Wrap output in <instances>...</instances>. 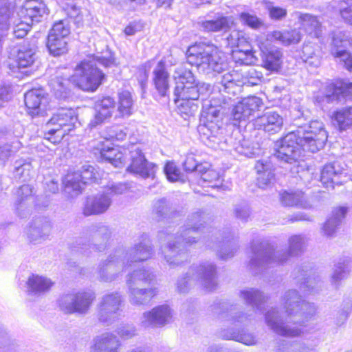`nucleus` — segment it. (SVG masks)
<instances>
[{
  "instance_id": "55",
  "label": "nucleus",
  "mask_w": 352,
  "mask_h": 352,
  "mask_svg": "<svg viewBox=\"0 0 352 352\" xmlns=\"http://www.w3.org/2000/svg\"><path fill=\"white\" fill-rule=\"evenodd\" d=\"M232 56L236 63L241 65H252L254 64L256 61V57L250 50H233Z\"/></svg>"
},
{
  "instance_id": "39",
  "label": "nucleus",
  "mask_w": 352,
  "mask_h": 352,
  "mask_svg": "<svg viewBox=\"0 0 352 352\" xmlns=\"http://www.w3.org/2000/svg\"><path fill=\"white\" fill-rule=\"evenodd\" d=\"M351 259L342 258L336 263L332 274L331 276V282L337 285L342 280L346 279L351 271Z\"/></svg>"
},
{
  "instance_id": "38",
  "label": "nucleus",
  "mask_w": 352,
  "mask_h": 352,
  "mask_svg": "<svg viewBox=\"0 0 352 352\" xmlns=\"http://www.w3.org/2000/svg\"><path fill=\"white\" fill-rule=\"evenodd\" d=\"M239 296L247 304L258 311L263 309V305L265 302L264 294L259 290L253 288L241 290Z\"/></svg>"
},
{
  "instance_id": "12",
  "label": "nucleus",
  "mask_w": 352,
  "mask_h": 352,
  "mask_svg": "<svg viewBox=\"0 0 352 352\" xmlns=\"http://www.w3.org/2000/svg\"><path fill=\"white\" fill-rule=\"evenodd\" d=\"M36 41L32 38L25 41L17 47L13 48L9 56L8 66L12 72L17 69L31 67L36 59Z\"/></svg>"
},
{
  "instance_id": "29",
  "label": "nucleus",
  "mask_w": 352,
  "mask_h": 352,
  "mask_svg": "<svg viewBox=\"0 0 352 352\" xmlns=\"http://www.w3.org/2000/svg\"><path fill=\"white\" fill-rule=\"evenodd\" d=\"M238 77V73L234 70L222 76L221 80L218 82L219 85V86H218L219 93L217 96H212L210 99L213 97H221L220 96L221 95L223 98H226L228 100V102L226 104H228L231 98L223 96L221 92L223 91L228 94H234L238 90H239L240 85L236 82Z\"/></svg>"
},
{
  "instance_id": "20",
  "label": "nucleus",
  "mask_w": 352,
  "mask_h": 352,
  "mask_svg": "<svg viewBox=\"0 0 352 352\" xmlns=\"http://www.w3.org/2000/svg\"><path fill=\"white\" fill-rule=\"evenodd\" d=\"M51 230V222L45 217H38L34 219L26 229L27 238L32 243H40L48 237Z\"/></svg>"
},
{
  "instance_id": "4",
  "label": "nucleus",
  "mask_w": 352,
  "mask_h": 352,
  "mask_svg": "<svg viewBox=\"0 0 352 352\" xmlns=\"http://www.w3.org/2000/svg\"><path fill=\"white\" fill-rule=\"evenodd\" d=\"M153 254V248L149 239L145 238L135 245L130 251L129 255L123 248H118L111 252L106 260L98 265L97 278L103 282H111L123 271L131 262L144 261Z\"/></svg>"
},
{
  "instance_id": "27",
  "label": "nucleus",
  "mask_w": 352,
  "mask_h": 352,
  "mask_svg": "<svg viewBox=\"0 0 352 352\" xmlns=\"http://www.w3.org/2000/svg\"><path fill=\"white\" fill-rule=\"evenodd\" d=\"M294 276L296 280V283L298 285L303 295L314 294L320 287V282L317 281L315 278L309 276L307 271L300 268L296 269L294 272Z\"/></svg>"
},
{
  "instance_id": "41",
  "label": "nucleus",
  "mask_w": 352,
  "mask_h": 352,
  "mask_svg": "<svg viewBox=\"0 0 352 352\" xmlns=\"http://www.w3.org/2000/svg\"><path fill=\"white\" fill-rule=\"evenodd\" d=\"M95 230L94 235V248L96 251L102 252L107 247V241L111 236L109 227L102 224H98L92 228Z\"/></svg>"
},
{
  "instance_id": "49",
  "label": "nucleus",
  "mask_w": 352,
  "mask_h": 352,
  "mask_svg": "<svg viewBox=\"0 0 352 352\" xmlns=\"http://www.w3.org/2000/svg\"><path fill=\"white\" fill-rule=\"evenodd\" d=\"M173 77L175 80V87L195 82L194 75L189 69L186 68L185 65H180L176 67Z\"/></svg>"
},
{
  "instance_id": "63",
  "label": "nucleus",
  "mask_w": 352,
  "mask_h": 352,
  "mask_svg": "<svg viewBox=\"0 0 352 352\" xmlns=\"http://www.w3.org/2000/svg\"><path fill=\"white\" fill-rule=\"evenodd\" d=\"M107 138L112 140H123L127 135V129L122 126H112L107 129Z\"/></svg>"
},
{
  "instance_id": "46",
  "label": "nucleus",
  "mask_w": 352,
  "mask_h": 352,
  "mask_svg": "<svg viewBox=\"0 0 352 352\" xmlns=\"http://www.w3.org/2000/svg\"><path fill=\"white\" fill-rule=\"evenodd\" d=\"M331 36L330 50L335 49L341 50V47L352 45V35L348 31L336 30L331 33Z\"/></svg>"
},
{
  "instance_id": "10",
  "label": "nucleus",
  "mask_w": 352,
  "mask_h": 352,
  "mask_svg": "<svg viewBox=\"0 0 352 352\" xmlns=\"http://www.w3.org/2000/svg\"><path fill=\"white\" fill-rule=\"evenodd\" d=\"M96 296L91 290H82L76 293L61 296L58 300V307L65 314H85L89 309Z\"/></svg>"
},
{
  "instance_id": "7",
  "label": "nucleus",
  "mask_w": 352,
  "mask_h": 352,
  "mask_svg": "<svg viewBox=\"0 0 352 352\" xmlns=\"http://www.w3.org/2000/svg\"><path fill=\"white\" fill-rule=\"evenodd\" d=\"M156 281V275L151 269H138L126 277L129 302L134 306L148 304L158 293L157 288L149 287Z\"/></svg>"
},
{
  "instance_id": "15",
  "label": "nucleus",
  "mask_w": 352,
  "mask_h": 352,
  "mask_svg": "<svg viewBox=\"0 0 352 352\" xmlns=\"http://www.w3.org/2000/svg\"><path fill=\"white\" fill-rule=\"evenodd\" d=\"M130 155L131 164L127 170L139 175L142 178H153L156 166L145 158L140 145L131 144L129 147L128 155Z\"/></svg>"
},
{
  "instance_id": "36",
  "label": "nucleus",
  "mask_w": 352,
  "mask_h": 352,
  "mask_svg": "<svg viewBox=\"0 0 352 352\" xmlns=\"http://www.w3.org/2000/svg\"><path fill=\"white\" fill-rule=\"evenodd\" d=\"M233 25V20L230 17L221 16L215 19L206 20L200 22V27L207 32H226Z\"/></svg>"
},
{
  "instance_id": "25",
  "label": "nucleus",
  "mask_w": 352,
  "mask_h": 352,
  "mask_svg": "<svg viewBox=\"0 0 352 352\" xmlns=\"http://www.w3.org/2000/svg\"><path fill=\"white\" fill-rule=\"evenodd\" d=\"M114 108L115 102L111 97H104L98 100L95 104L96 113L90 125L96 126L109 119L112 116Z\"/></svg>"
},
{
  "instance_id": "33",
  "label": "nucleus",
  "mask_w": 352,
  "mask_h": 352,
  "mask_svg": "<svg viewBox=\"0 0 352 352\" xmlns=\"http://www.w3.org/2000/svg\"><path fill=\"white\" fill-rule=\"evenodd\" d=\"M267 40L278 41L285 45L298 43L302 39V34L298 30H290L284 32L274 31L267 34Z\"/></svg>"
},
{
  "instance_id": "5",
  "label": "nucleus",
  "mask_w": 352,
  "mask_h": 352,
  "mask_svg": "<svg viewBox=\"0 0 352 352\" xmlns=\"http://www.w3.org/2000/svg\"><path fill=\"white\" fill-rule=\"evenodd\" d=\"M307 240L301 235H294L289 239L288 252L274 250L267 244L261 243L259 247H253V256L249 267L255 274L267 268L274 267L285 262L289 256H296L303 251Z\"/></svg>"
},
{
  "instance_id": "45",
  "label": "nucleus",
  "mask_w": 352,
  "mask_h": 352,
  "mask_svg": "<svg viewBox=\"0 0 352 352\" xmlns=\"http://www.w3.org/2000/svg\"><path fill=\"white\" fill-rule=\"evenodd\" d=\"M331 94H327L325 100L327 102L341 100L342 98H352V82H342L332 89Z\"/></svg>"
},
{
  "instance_id": "56",
  "label": "nucleus",
  "mask_w": 352,
  "mask_h": 352,
  "mask_svg": "<svg viewBox=\"0 0 352 352\" xmlns=\"http://www.w3.org/2000/svg\"><path fill=\"white\" fill-rule=\"evenodd\" d=\"M240 102L245 108L246 111H250V115L253 116L256 111H259L263 107L262 100L256 96H249L242 99Z\"/></svg>"
},
{
  "instance_id": "50",
  "label": "nucleus",
  "mask_w": 352,
  "mask_h": 352,
  "mask_svg": "<svg viewBox=\"0 0 352 352\" xmlns=\"http://www.w3.org/2000/svg\"><path fill=\"white\" fill-rule=\"evenodd\" d=\"M47 46L50 54L55 56H60L67 52V39L55 38L54 36L48 37Z\"/></svg>"
},
{
  "instance_id": "1",
  "label": "nucleus",
  "mask_w": 352,
  "mask_h": 352,
  "mask_svg": "<svg viewBox=\"0 0 352 352\" xmlns=\"http://www.w3.org/2000/svg\"><path fill=\"white\" fill-rule=\"evenodd\" d=\"M284 312H280L276 308L269 309L265 314L267 327L278 335L294 338L303 333L301 327L289 325L292 321L303 326L314 314V307L302 299V296L296 289L286 291L281 299Z\"/></svg>"
},
{
  "instance_id": "18",
  "label": "nucleus",
  "mask_w": 352,
  "mask_h": 352,
  "mask_svg": "<svg viewBox=\"0 0 352 352\" xmlns=\"http://www.w3.org/2000/svg\"><path fill=\"white\" fill-rule=\"evenodd\" d=\"M272 41L260 40L258 46L262 54V60L265 68L270 71H278L283 63L282 52L271 45Z\"/></svg>"
},
{
  "instance_id": "60",
  "label": "nucleus",
  "mask_w": 352,
  "mask_h": 352,
  "mask_svg": "<svg viewBox=\"0 0 352 352\" xmlns=\"http://www.w3.org/2000/svg\"><path fill=\"white\" fill-rule=\"evenodd\" d=\"M16 200L35 202L33 194V188L28 184H24L19 187L16 192Z\"/></svg>"
},
{
  "instance_id": "61",
  "label": "nucleus",
  "mask_w": 352,
  "mask_h": 352,
  "mask_svg": "<svg viewBox=\"0 0 352 352\" xmlns=\"http://www.w3.org/2000/svg\"><path fill=\"white\" fill-rule=\"evenodd\" d=\"M339 8L340 14L344 22L352 25V0H341Z\"/></svg>"
},
{
  "instance_id": "31",
  "label": "nucleus",
  "mask_w": 352,
  "mask_h": 352,
  "mask_svg": "<svg viewBox=\"0 0 352 352\" xmlns=\"http://www.w3.org/2000/svg\"><path fill=\"white\" fill-rule=\"evenodd\" d=\"M77 117L74 110L62 109L51 118V123L56 122L59 126H62L63 131L68 134L74 128Z\"/></svg>"
},
{
  "instance_id": "47",
  "label": "nucleus",
  "mask_w": 352,
  "mask_h": 352,
  "mask_svg": "<svg viewBox=\"0 0 352 352\" xmlns=\"http://www.w3.org/2000/svg\"><path fill=\"white\" fill-rule=\"evenodd\" d=\"M220 318L230 322L236 327L246 326L252 320L251 315L242 311L234 312L232 308L228 313L221 314Z\"/></svg>"
},
{
  "instance_id": "24",
  "label": "nucleus",
  "mask_w": 352,
  "mask_h": 352,
  "mask_svg": "<svg viewBox=\"0 0 352 352\" xmlns=\"http://www.w3.org/2000/svg\"><path fill=\"white\" fill-rule=\"evenodd\" d=\"M54 283L49 278L43 276L32 274L27 281L28 295L39 297L50 291Z\"/></svg>"
},
{
  "instance_id": "53",
  "label": "nucleus",
  "mask_w": 352,
  "mask_h": 352,
  "mask_svg": "<svg viewBox=\"0 0 352 352\" xmlns=\"http://www.w3.org/2000/svg\"><path fill=\"white\" fill-rule=\"evenodd\" d=\"M3 5L0 7V35L3 36L9 28L11 12L9 8L8 0H0Z\"/></svg>"
},
{
  "instance_id": "3",
  "label": "nucleus",
  "mask_w": 352,
  "mask_h": 352,
  "mask_svg": "<svg viewBox=\"0 0 352 352\" xmlns=\"http://www.w3.org/2000/svg\"><path fill=\"white\" fill-rule=\"evenodd\" d=\"M204 219L205 217L200 212L192 213L188 217L187 224L179 234H160V240L167 241L162 246L161 252L170 267L178 266L187 261L188 255L183 243L191 245L197 242V235L204 225Z\"/></svg>"
},
{
  "instance_id": "22",
  "label": "nucleus",
  "mask_w": 352,
  "mask_h": 352,
  "mask_svg": "<svg viewBox=\"0 0 352 352\" xmlns=\"http://www.w3.org/2000/svg\"><path fill=\"white\" fill-rule=\"evenodd\" d=\"M254 125L259 129H263L270 134H274L282 129L283 118L274 111H268L256 118L254 120Z\"/></svg>"
},
{
  "instance_id": "9",
  "label": "nucleus",
  "mask_w": 352,
  "mask_h": 352,
  "mask_svg": "<svg viewBox=\"0 0 352 352\" xmlns=\"http://www.w3.org/2000/svg\"><path fill=\"white\" fill-rule=\"evenodd\" d=\"M196 283L208 292L216 289L218 282L215 265L207 261L192 265L186 274L177 280V290L179 293H186Z\"/></svg>"
},
{
  "instance_id": "17",
  "label": "nucleus",
  "mask_w": 352,
  "mask_h": 352,
  "mask_svg": "<svg viewBox=\"0 0 352 352\" xmlns=\"http://www.w3.org/2000/svg\"><path fill=\"white\" fill-rule=\"evenodd\" d=\"M292 16L307 35L316 38H320L322 36L323 27L319 16L298 11L294 12Z\"/></svg>"
},
{
  "instance_id": "32",
  "label": "nucleus",
  "mask_w": 352,
  "mask_h": 352,
  "mask_svg": "<svg viewBox=\"0 0 352 352\" xmlns=\"http://www.w3.org/2000/svg\"><path fill=\"white\" fill-rule=\"evenodd\" d=\"M120 342L112 333H104L95 340L92 352H118Z\"/></svg>"
},
{
  "instance_id": "43",
  "label": "nucleus",
  "mask_w": 352,
  "mask_h": 352,
  "mask_svg": "<svg viewBox=\"0 0 352 352\" xmlns=\"http://www.w3.org/2000/svg\"><path fill=\"white\" fill-rule=\"evenodd\" d=\"M134 100L131 92L122 91L118 94V112L121 117H129L133 112Z\"/></svg>"
},
{
  "instance_id": "2",
  "label": "nucleus",
  "mask_w": 352,
  "mask_h": 352,
  "mask_svg": "<svg viewBox=\"0 0 352 352\" xmlns=\"http://www.w3.org/2000/svg\"><path fill=\"white\" fill-rule=\"evenodd\" d=\"M113 63L111 58L100 56H88L78 64L75 69V74L71 78L56 77L50 80V86L54 95L59 98L67 97L70 82L80 89L87 91H94L102 84L104 74L98 68L101 65L109 67Z\"/></svg>"
},
{
  "instance_id": "6",
  "label": "nucleus",
  "mask_w": 352,
  "mask_h": 352,
  "mask_svg": "<svg viewBox=\"0 0 352 352\" xmlns=\"http://www.w3.org/2000/svg\"><path fill=\"white\" fill-rule=\"evenodd\" d=\"M187 61L205 74L221 73L228 68L224 53L212 44L199 43L190 47Z\"/></svg>"
},
{
  "instance_id": "19",
  "label": "nucleus",
  "mask_w": 352,
  "mask_h": 352,
  "mask_svg": "<svg viewBox=\"0 0 352 352\" xmlns=\"http://www.w3.org/2000/svg\"><path fill=\"white\" fill-rule=\"evenodd\" d=\"M112 203L111 196L109 193H98L87 198L83 214L85 216L99 215L106 212Z\"/></svg>"
},
{
  "instance_id": "26",
  "label": "nucleus",
  "mask_w": 352,
  "mask_h": 352,
  "mask_svg": "<svg viewBox=\"0 0 352 352\" xmlns=\"http://www.w3.org/2000/svg\"><path fill=\"white\" fill-rule=\"evenodd\" d=\"M24 98L29 114L32 116L43 114V107L47 102V98L43 89L30 90L25 94Z\"/></svg>"
},
{
  "instance_id": "40",
  "label": "nucleus",
  "mask_w": 352,
  "mask_h": 352,
  "mask_svg": "<svg viewBox=\"0 0 352 352\" xmlns=\"http://www.w3.org/2000/svg\"><path fill=\"white\" fill-rule=\"evenodd\" d=\"M301 58L310 66L317 67L321 63V50L316 45L305 44L302 47Z\"/></svg>"
},
{
  "instance_id": "35",
  "label": "nucleus",
  "mask_w": 352,
  "mask_h": 352,
  "mask_svg": "<svg viewBox=\"0 0 352 352\" xmlns=\"http://www.w3.org/2000/svg\"><path fill=\"white\" fill-rule=\"evenodd\" d=\"M342 173V171L337 164L335 163L327 164L321 170L320 181L327 188H333L334 184H341L338 179Z\"/></svg>"
},
{
  "instance_id": "16",
  "label": "nucleus",
  "mask_w": 352,
  "mask_h": 352,
  "mask_svg": "<svg viewBox=\"0 0 352 352\" xmlns=\"http://www.w3.org/2000/svg\"><path fill=\"white\" fill-rule=\"evenodd\" d=\"M173 318V311L168 305H157L142 314L140 324L145 329L162 327L171 322Z\"/></svg>"
},
{
  "instance_id": "59",
  "label": "nucleus",
  "mask_w": 352,
  "mask_h": 352,
  "mask_svg": "<svg viewBox=\"0 0 352 352\" xmlns=\"http://www.w3.org/2000/svg\"><path fill=\"white\" fill-rule=\"evenodd\" d=\"M226 338L233 339V340L241 342L248 346L255 345L256 344V339L252 333H239V334L232 333L229 335H224Z\"/></svg>"
},
{
  "instance_id": "52",
  "label": "nucleus",
  "mask_w": 352,
  "mask_h": 352,
  "mask_svg": "<svg viewBox=\"0 0 352 352\" xmlns=\"http://www.w3.org/2000/svg\"><path fill=\"white\" fill-rule=\"evenodd\" d=\"M331 54L336 62L349 71L352 69V54L344 50L335 49L331 50Z\"/></svg>"
},
{
  "instance_id": "58",
  "label": "nucleus",
  "mask_w": 352,
  "mask_h": 352,
  "mask_svg": "<svg viewBox=\"0 0 352 352\" xmlns=\"http://www.w3.org/2000/svg\"><path fill=\"white\" fill-rule=\"evenodd\" d=\"M34 204L35 202L15 200L16 214L21 219L29 217L32 214Z\"/></svg>"
},
{
  "instance_id": "44",
  "label": "nucleus",
  "mask_w": 352,
  "mask_h": 352,
  "mask_svg": "<svg viewBox=\"0 0 352 352\" xmlns=\"http://www.w3.org/2000/svg\"><path fill=\"white\" fill-rule=\"evenodd\" d=\"M333 124L340 131L352 127V106L342 108L333 113Z\"/></svg>"
},
{
  "instance_id": "54",
  "label": "nucleus",
  "mask_w": 352,
  "mask_h": 352,
  "mask_svg": "<svg viewBox=\"0 0 352 352\" xmlns=\"http://www.w3.org/2000/svg\"><path fill=\"white\" fill-rule=\"evenodd\" d=\"M14 177L23 182L28 181L32 173V166L30 162L18 161L15 163Z\"/></svg>"
},
{
  "instance_id": "64",
  "label": "nucleus",
  "mask_w": 352,
  "mask_h": 352,
  "mask_svg": "<svg viewBox=\"0 0 352 352\" xmlns=\"http://www.w3.org/2000/svg\"><path fill=\"white\" fill-rule=\"evenodd\" d=\"M240 19L244 23L253 29H258L263 25V23L261 19L250 13L242 12L240 14Z\"/></svg>"
},
{
  "instance_id": "13",
  "label": "nucleus",
  "mask_w": 352,
  "mask_h": 352,
  "mask_svg": "<svg viewBox=\"0 0 352 352\" xmlns=\"http://www.w3.org/2000/svg\"><path fill=\"white\" fill-rule=\"evenodd\" d=\"M300 133L302 140L303 148L307 152L316 153L322 148L327 140V134L324 128V124L318 120L310 122L306 129L300 128L296 130Z\"/></svg>"
},
{
  "instance_id": "14",
  "label": "nucleus",
  "mask_w": 352,
  "mask_h": 352,
  "mask_svg": "<svg viewBox=\"0 0 352 352\" xmlns=\"http://www.w3.org/2000/svg\"><path fill=\"white\" fill-rule=\"evenodd\" d=\"M122 302V296L118 292L104 294L98 305V320L107 324L114 322L120 316Z\"/></svg>"
},
{
  "instance_id": "8",
  "label": "nucleus",
  "mask_w": 352,
  "mask_h": 352,
  "mask_svg": "<svg viewBox=\"0 0 352 352\" xmlns=\"http://www.w3.org/2000/svg\"><path fill=\"white\" fill-rule=\"evenodd\" d=\"M220 96L204 101L200 123L197 126L201 141L210 146L218 143L221 109L222 104L228 102L226 98H223L221 95Z\"/></svg>"
},
{
  "instance_id": "37",
  "label": "nucleus",
  "mask_w": 352,
  "mask_h": 352,
  "mask_svg": "<svg viewBox=\"0 0 352 352\" xmlns=\"http://www.w3.org/2000/svg\"><path fill=\"white\" fill-rule=\"evenodd\" d=\"M65 192L74 197L82 192L84 183L78 172L68 173L63 179Z\"/></svg>"
},
{
  "instance_id": "48",
  "label": "nucleus",
  "mask_w": 352,
  "mask_h": 352,
  "mask_svg": "<svg viewBox=\"0 0 352 352\" xmlns=\"http://www.w3.org/2000/svg\"><path fill=\"white\" fill-rule=\"evenodd\" d=\"M45 127V138L54 144L59 143L67 135L63 131L62 126H59L56 122L51 123V119L46 123Z\"/></svg>"
},
{
  "instance_id": "28",
  "label": "nucleus",
  "mask_w": 352,
  "mask_h": 352,
  "mask_svg": "<svg viewBox=\"0 0 352 352\" xmlns=\"http://www.w3.org/2000/svg\"><path fill=\"white\" fill-rule=\"evenodd\" d=\"M280 204L287 207L309 208L311 205L301 190H284L279 193Z\"/></svg>"
},
{
  "instance_id": "23",
  "label": "nucleus",
  "mask_w": 352,
  "mask_h": 352,
  "mask_svg": "<svg viewBox=\"0 0 352 352\" xmlns=\"http://www.w3.org/2000/svg\"><path fill=\"white\" fill-rule=\"evenodd\" d=\"M128 151L129 148L98 145L95 148V153H99L101 158L109 161L115 167L120 168L125 164Z\"/></svg>"
},
{
  "instance_id": "62",
  "label": "nucleus",
  "mask_w": 352,
  "mask_h": 352,
  "mask_svg": "<svg viewBox=\"0 0 352 352\" xmlns=\"http://www.w3.org/2000/svg\"><path fill=\"white\" fill-rule=\"evenodd\" d=\"M164 173L167 179L171 182H175L182 180V173L180 170L173 162H168L166 163L164 167Z\"/></svg>"
},
{
  "instance_id": "21",
  "label": "nucleus",
  "mask_w": 352,
  "mask_h": 352,
  "mask_svg": "<svg viewBox=\"0 0 352 352\" xmlns=\"http://www.w3.org/2000/svg\"><path fill=\"white\" fill-rule=\"evenodd\" d=\"M47 14L48 9L46 5L39 0L25 1L19 12L20 17L30 21L31 24L39 22Z\"/></svg>"
},
{
  "instance_id": "57",
  "label": "nucleus",
  "mask_w": 352,
  "mask_h": 352,
  "mask_svg": "<svg viewBox=\"0 0 352 352\" xmlns=\"http://www.w3.org/2000/svg\"><path fill=\"white\" fill-rule=\"evenodd\" d=\"M238 250L237 240L233 239L232 241H228L219 250L217 255L222 260H228L232 258Z\"/></svg>"
},
{
  "instance_id": "11",
  "label": "nucleus",
  "mask_w": 352,
  "mask_h": 352,
  "mask_svg": "<svg viewBox=\"0 0 352 352\" xmlns=\"http://www.w3.org/2000/svg\"><path fill=\"white\" fill-rule=\"evenodd\" d=\"M303 144L300 133H298L296 131L290 132L276 142L275 155L278 159L287 163L296 162L302 151H307L303 148Z\"/></svg>"
},
{
  "instance_id": "30",
  "label": "nucleus",
  "mask_w": 352,
  "mask_h": 352,
  "mask_svg": "<svg viewBox=\"0 0 352 352\" xmlns=\"http://www.w3.org/2000/svg\"><path fill=\"white\" fill-rule=\"evenodd\" d=\"M256 170L257 184L261 188H267L274 180V173L272 163L267 160H261L255 164Z\"/></svg>"
},
{
  "instance_id": "42",
  "label": "nucleus",
  "mask_w": 352,
  "mask_h": 352,
  "mask_svg": "<svg viewBox=\"0 0 352 352\" xmlns=\"http://www.w3.org/2000/svg\"><path fill=\"white\" fill-rule=\"evenodd\" d=\"M197 82L195 80L194 83H188L184 85H179V87H175L174 94L182 100H197L199 98V91H197Z\"/></svg>"
},
{
  "instance_id": "51",
  "label": "nucleus",
  "mask_w": 352,
  "mask_h": 352,
  "mask_svg": "<svg viewBox=\"0 0 352 352\" xmlns=\"http://www.w3.org/2000/svg\"><path fill=\"white\" fill-rule=\"evenodd\" d=\"M70 34V27L67 19L60 20L54 23L50 30L48 37L61 38L67 39Z\"/></svg>"
},
{
  "instance_id": "34",
  "label": "nucleus",
  "mask_w": 352,
  "mask_h": 352,
  "mask_svg": "<svg viewBox=\"0 0 352 352\" xmlns=\"http://www.w3.org/2000/svg\"><path fill=\"white\" fill-rule=\"evenodd\" d=\"M153 81L156 89L162 96H165L168 91L169 75L162 61H160L153 71Z\"/></svg>"
}]
</instances>
